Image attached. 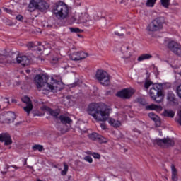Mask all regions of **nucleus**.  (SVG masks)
Segmentation results:
<instances>
[{
  "label": "nucleus",
  "mask_w": 181,
  "mask_h": 181,
  "mask_svg": "<svg viewBox=\"0 0 181 181\" xmlns=\"http://www.w3.org/2000/svg\"><path fill=\"white\" fill-rule=\"evenodd\" d=\"M45 110H46L50 115H52V117H57V115H59V110H53L49 107H45Z\"/></svg>",
  "instance_id": "393cba45"
},
{
  "label": "nucleus",
  "mask_w": 181,
  "mask_h": 181,
  "mask_svg": "<svg viewBox=\"0 0 181 181\" xmlns=\"http://www.w3.org/2000/svg\"><path fill=\"white\" fill-rule=\"evenodd\" d=\"M100 127L102 128V129H107V126L104 122L100 124Z\"/></svg>",
  "instance_id": "58836bf2"
},
{
  "label": "nucleus",
  "mask_w": 181,
  "mask_h": 181,
  "mask_svg": "<svg viewBox=\"0 0 181 181\" xmlns=\"http://www.w3.org/2000/svg\"><path fill=\"white\" fill-rule=\"evenodd\" d=\"M70 57L71 60L74 61L83 60L88 57V54L83 52H74L72 54H71Z\"/></svg>",
  "instance_id": "2eb2a0df"
},
{
  "label": "nucleus",
  "mask_w": 181,
  "mask_h": 181,
  "mask_svg": "<svg viewBox=\"0 0 181 181\" xmlns=\"http://www.w3.org/2000/svg\"><path fill=\"white\" fill-rule=\"evenodd\" d=\"M145 110L146 111H156L157 112H160L163 108L160 105H157L155 104H151L145 106Z\"/></svg>",
  "instance_id": "f3484780"
},
{
  "label": "nucleus",
  "mask_w": 181,
  "mask_h": 181,
  "mask_svg": "<svg viewBox=\"0 0 181 181\" xmlns=\"http://www.w3.org/2000/svg\"><path fill=\"white\" fill-rule=\"evenodd\" d=\"M25 72H26V73H28V74H29V73H30V70L27 69V70H25Z\"/></svg>",
  "instance_id": "09e8293b"
},
{
  "label": "nucleus",
  "mask_w": 181,
  "mask_h": 181,
  "mask_svg": "<svg viewBox=\"0 0 181 181\" xmlns=\"http://www.w3.org/2000/svg\"><path fill=\"white\" fill-rule=\"evenodd\" d=\"M161 5L163 8L168 9L170 5V0H160Z\"/></svg>",
  "instance_id": "bb28decb"
},
{
  "label": "nucleus",
  "mask_w": 181,
  "mask_h": 181,
  "mask_svg": "<svg viewBox=\"0 0 181 181\" xmlns=\"http://www.w3.org/2000/svg\"><path fill=\"white\" fill-rule=\"evenodd\" d=\"M74 20L78 25H83V26L90 28V26H93L97 21H100V16H98V13L90 16L87 12L78 13L75 15Z\"/></svg>",
  "instance_id": "7ed1b4c3"
},
{
  "label": "nucleus",
  "mask_w": 181,
  "mask_h": 181,
  "mask_svg": "<svg viewBox=\"0 0 181 181\" xmlns=\"http://www.w3.org/2000/svg\"><path fill=\"white\" fill-rule=\"evenodd\" d=\"M160 135H162V132H160Z\"/></svg>",
  "instance_id": "052dcab7"
},
{
  "label": "nucleus",
  "mask_w": 181,
  "mask_h": 181,
  "mask_svg": "<svg viewBox=\"0 0 181 181\" xmlns=\"http://www.w3.org/2000/svg\"><path fill=\"white\" fill-rule=\"evenodd\" d=\"M33 149L34 151H39V152H42L43 151V146L36 144V145L33 146Z\"/></svg>",
  "instance_id": "c85d7f7f"
},
{
  "label": "nucleus",
  "mask_w": 181,
  "mask_h": 181,
  "mask_svg": "<svg viewBox=\"0 0 181 181\" xmlns=\"http://www.w3.org/2000/svg\"><path fill=\"white\" fill-rule=\"evenodd\" d=\"M27 168H29L30 169H32L31 166L28 165Z\"/></svg>",
  "instance_id": "6e6d98bb"
},
{
  "label": "nucleus",
  "mask_w": 181,
  "mask_h": 181,
  "mask_svg": "<svg viewBox=\"0 0 181 181\" xmlns=\"http://www.w3.org/2000/svg\"><path fill=\"white\" fill-rule=\"evenodd\" d=\"M7 25H12L11 23H7Z\"/></svg>",
  "instance_id": "bf43d9fd"
},
{
  "label": "nucleus",
  "mask_w": 181,
  "mask_h": 181,
  "mask_svg": "<svg viewBox=\"0 0 181 181\" xmlns=\"http://www.w3.org/2000/svg\"><path fill=\"white\" fill-rule=\"evenodd\" d=\"M21 124H22V122H20L16 123V126L21 125Z\"/></svg>",
  "instance_id": "8fccbe9b"
},
{
  "label": "nucleus",
  "mask_w": 181,
  "mask_h": 181,
  "mask_svg": "<svg viewBox=\"0 0 181 181\" xmlns=\"http://www.w3.org/2000/svg\"><path fill=\"white\" fill-rule=\"evenodd\" d=\"M114 33L116 35V36H124V33H119L118 31H115Z\"/></svg>",
  "instance_id": "79ce46f5"
},
{
  "label": "nucleus",
  "mask_w": 181,
  "mask_h": 181,
  "mask_svg": "<svg viewBox=\"0 0 181 181\" xmlns=\"http://www.w3.org/2000/svg\"><path fill=\"white\" fill-rule=\"evenodd\" d=\"M49 77L45 74L37 75L34 78V83L37 86L39 91H42L43 94H47L49 91L56 93L62 90V82L51 78V82L48 83Z\"/></svg>",
  "instance_id": "f257e3e1"
},
{
  "label": "nucleus",
  "mask_w": 181,
  "mask_h": 181,
  "mask_svg": "<svg viewBox=\"0 0 181 181\" xmlns=\"http://www.w3.org/2000/svg\"><path fill=\"white\" fill-rule=\"evenodd\" d=\"M17 21H23V16L18 15L16 16Z\"/></svg>",
  "instance_id": "ea45409f"
},
{
  "label": "nucleus",
  "mask_w": 181,
  "mask_h": 181,
  "mask_svg": "<svg viewBox=\"0 0 181 181\" xmlns=\"http://www.w3.org/2000/svg\"><path fill=\"white\" fill-rule=\"evenodd\" d=\"M95 78L99 81L102 86H109L110 75L104 70H98L95 74Z\"/></svg>",
  "instance_id": "1a4fd4ad"
},
{
  "label": "nucleus",
  "mask_w": 181,
  "mask_h": 181,
  "mask_svg": "<svg viewBox=\"0 0 181 181\" xmlns=\"http://www.w3.org/2000/svg\"><path fill=\"white\" fill-rule=\"evenodd\" d=\"M5 169H9V165H6Z\"/></svg>",
  "instance_id": "864d4df0"
},
{
  "label": "nucleus",
  "mask_w": 181,
  "mask_h": 181,
  "mask_svg": "<svg viewBox=\"0 0 181 181\" xmlns=\"http://www.w3.org/2000/svg\"><path fill=\"white\" fill-rule=\"evenodd\" d=\"M148 117L152 119V121H154L156 127H160V117L159 116L156 115V114L153 112L148 113Z\"/></svg>",
  "instance_id": "a211bd4d"
},
{
  "label": "nucleus",
  "mask_w": 181,
  "mask_h": 181,
  "mask_svg": "<svg viewBox=\"0 0 181 181\" xmlns=\"http://www.w3.org/2000/svg\"><path fill=\"white\" fill-rule=\"evenodd\" d=\"M8 105H9V99L6 98H2L1 100L0 109L5 110Z\"/></svg>",
  "instance_id": "412c9836"
},
{
  "label": "nucleus",
  "mask_w": 181,
  "mask_h": 181,
  "mask_svg": "<svg viewBox=\"0 0 181 181\" xmlns=\"http://www.w3.org/2000/svg\"><path fill=\"white\" fill-rule=\"evenodd\" d=\"M92 156L95 158V159H100L101 158V156L98 153H92Z\"/></svg>",
  "instance_id": "e433bc0d"
},
{
  "label": "nucleus",
  "mask_w": 181,
  "mask_h": 181,
  "mask_svg": "<svg viewBox=\"0 0 181 181\" xmlns=\"http://www.w3.org/2000/svg\"><path fill=\"white\" fill-rule=\"evenodd\" d=\"M87 154H88V155H92L93 153H90V151H88V152H87Z\"/></svg>",
  "instance_id": "3c124183"
},
{
  "label": "nucleus",
  "mask_w": 181,
  "mask_h": 181,
  "mask_svg": "<svg viewBox=\"0 0 181 181\" xmlns=\"http://www.w3.org/2000/svg\"><path fill=\"white\" fill-rule=\"evenodd\" d=\"M0 63L5 65L18 63L21 66H28L30 59L25 55H18L15 59H12L11 57H6V51L4 50L3 52L0 51Z\"/></svg>",
  "instance_id": "20e7f679"
},
{
  "label": "nucleus",
  "mask_w": 181,
  "mask_h": 181,
  "mask_svg": "<svg viewBox=\"0 0 181 181\" xmlns=\"http://www.w3.org/2000/svg\"><path fill=\"white\" fill-rule=\"evenodd\" d=\"M162 115H163L164 117L173 118L175 117V112H173V110H165Z\"/></svg>",
  "instance_id": "b1692460"
},
{
  "label": "nucleus",
  "mask_w": 181,
  "mask_h": 181,
  "mask_svg": "<svg viewBox=\"0 0 181 181\" xmlns=\"http://www.w3.org/2000/svg\"><path fill=\"white\" fill-rule=\"evenodd\" d=\"M16 116L13 112H4L0 114V122L3 124H11L15 121Z\"/></svg>",
  "instance_id": "9d476101"
},
{
  "label": "nucleus",
  "mask_w": 181,
  "mask_h": 181,
  "mask_svg": "<svg viewBox=\"0 0 181 181\" xmlns=\"http://www.w3.org/2000/svg\"><path fill=\"white\" fill-rule=\"evenodd\" d=\"M171 179L173 181L179 180V177L177 175V170L173 165H171Z\"/></svg>",
  "instance_id": "6ab92c4d"
},
{
  "label": "nucleus",
  "mask_w": 181,
  "mask_h": 181,
  "mask_svg": "<svg viewBox=\"0 0 181 181\" xmlns=\"http://www.w3.org/2000/svg\"><path fill=\"white\" fill-rule=\"evenodd\" d=\"M167 99L168 101H174L175 100V94L173 93L170 92L168 93Z\"/></svg>",
  "instance_id": "7c9ffc66"
},
{
  "label": "nucleus",
  "mask_w": 181,
  "mask_h": 181,
  "mask_svg": "<svg viewBox=\"0 0 181 181\" xmlns=\"http://www.w3.org/2000/svg\"><path fill=\"white\" fill-rule=\"evenodd\" d=\"M12 102H13V103H16V100H13Z\"/></svg>",
  "instance_id": "13d9d810"
},
{
  "label": "nucleus",
  "mask_w": 181,
  "mask_h": 181,
  "mask_svg": "<svg viewBox=\"0 0 181 181\" xmlns=\"http://www.w3.org/2000/svg\"><path fill=\"white\" fill-rule=\"evenodd\" d=\"M58 118L62 124H71V122H73V121L71 120V119H70V117H66L64 115H62Z\"/></svg>",
  "instance_id": "4be33fe9"
},
{
  "label": "nucleus",
  "mask_w": 181,
  "mask_h": 181,
  "mask_svg": "<svg viewBox=\"0 0 181 181\" xmlns=\"http://www.w3.org/2000/svg\"><path fill=\"white\" fill-rule=\"evenodd\" d=\"M42 45V42H38L37 44H35V46H40Z\"/></svg>",
  "instance_id": "a18cd8bd"
},
{
  "label": "nucleus",
  "mask_w": 181,
  "mask_h": 181,
  "mask_svg": "<svg viewBox=\"0 0 181 181\" xmlns=\"http://www.w3.org/2000/svg\"><path fill=\"white\" fill-rule=\"evenodd\" d=\"M70 31L72 33H80V32H81V30H80L79 28H70Z\"/></svg>",
  "instance_id": "473e14b6"
},
{
  "label": "nucleus",
  "mask_w": 181,
  "mask_h": 181,
  "mask_svg": "<svg viewBox=\"0 0 181 181\" xmlns=\"http://www.w3.org/2000/svg\"><path fill=\"white\" fill-rule=\"evenodd\" d=\"M135 93V90L132 88H125L123 89L116 94L117 97L120 98H124V100H128L132 97V95Z\"/></svg>",
  "instance_id": "ddd939ff"
},
{
  "label": "nucleus",
  "mask_w": 181,
  "mask_h": 181,
  "mask_svg": "<svg viewBox=\"0 0 181 181\" xmlns=\"http://www.w3.org/2000/svg\"><path fill=\"white\" fill-rule=\"evenodd\" d=\"M64 170L61 172V175H62V176H66V175H67V171L69 170V166L67 164L64 163Z\"/></svg>",
  "instance_id": "c756f323"
},
{
  "label": "nucleus",
  "mask_w": 181,
  "mask_h": 181,
  "mask_svg": "<svg viewBox=\"0 0 181 181\" xmlns=\"http://www.w3.org/2000/svg\"><path fill=\"white\" fill-rule=\"evenodd\" d=\"M163 23H165V18H156L147 26V30L148 32H158L162 30V29H163Z\"/></svg>",
  "instance_id": "0eeeda50"
},
{
  "label": "nucleus",
  "mask_w": 181,
  "mask_h": 181,
  "mask_svg": "<svg viewBox=\"0 0 181 181\" xmlns=\"http://www.w3.org/2000/svg\"><path fill=\"white\" fill-rule=\"evenodd\" d=\"M21 101L25 103V104H27L26 107H23V110L25 112H27V115H29L30 114V111L33 110V105H32L30 98H29L28 96H24L21 98Z\"/></svg>",
  "instance_id": "4468645a"
},
{
  "label": "nucleus",
  "mask_w": 181,
  "mask_h": 181,
  "mask_svg": "<svg viewBox=\"0 0 181 181\" xmlns=\"http://www.w3.org/2000/svg\"><path fill=\"white\" fill-rule=\"evenodd\" d=\"M149 59H152V55L149 54H143L138 57L137 60L138 62H144V60H149Z\"/></svg>",
  "instance_id": "5701e85b"
},
{
  "label": "nucleus",
  "mask_w": 181,
  "mask_h": 181,
  "mask_svg": "<svg viewBox=\"0 0 181 181\" xmlns=\"http://www.w3.org/2000/svg\"><path fill=\"white\" fill-rule=\"evenodd\" d=\"M11 168H13L14 169H19V167H17L15 165H11Z\"/></svg>",
  "instance_id": "c03bdc74"
},
{
  "label": "nucleus",
  "mask_w": 181,
  "mask_h": 181,
  "mask_svg": "<svg viewBox=\"0 0 181 181\" xmlns=\"http://www.w3.org/2000/svg\"><path fill=\"white\" fill-rule=\"evenodd\" d=\"M2 13V10L0 9V15Z\"/></svg>",
  "instance_id": "4d7b16f0"
},
{
  "label": "nucleus",
  "mask_w": 181,
  "mask_h": 181,
  "mask_svg": "<svg viewBox=\"0 0 181 181\" xmlns=\"http://www.w3.org/2000/svg\"><path fill=\"white\" fill-rule=\"evenodd\" d=\"M57 62H59V58L54 57L52 59V63H54V64L57 63Z\"/></svg>",
  "instance_id": "a19ab883"
},
{
  "label": "nucleus",
  "mask_w": 181,
  "mask_h": 181,
  "mask_svg": "<svg viewBox=\"0 0 181 181\" xmlns=\"http://www.w3.org/2000/svg\"><path fill=\"white\" fill-rule=\"evenodd\" d=\"M153 144H154V145H158V146H163V148H169V146H173V145H175V141L169 138H166L153 140Z\"/></svg>",
  "instance_id": "9b49d317"
},
{
  "label": "nucleus",
  "mask_w": 181,
  "mask_h": 181,
  "mask_svg": "<svg viewBox=\"0 0 181 181\" xmlns=\"http://www.w3.org/2000/svg\"><path fill=\"white\" fill-rule=\"evenodd\" d=\"M151 86H152V81H146L144 83V87L145 88H146V90H148V88H149V87Z\"/></svg>",
  "instance_id": "2f4dec72"
},
{
  "label": "nucleus",
  "mask_w": 181,
  "mask_h": 181,
  "mask_svg": "<svg viewBox=\"0 0 181 181\" xmlns=\"http://www.w3.org/2000/svg\"><path fill=\"white\" fill-rule=\"evenodd\" d=\"M108 122L111 127H113L114 128H119V127L121 125V122L119 120H115L112 118L108 119Z\"/></svg>",
  "instance_id": "aec40b11"
},
{
  "label": "nucleus",
  "mask_w": 181,
  "mask_h": 181,
  "mask_svg": "<svg viewBox=\"0 0 181 181\" xmlns=\"http://www.w3.org/2000/svg\"><path fill=\"white\" fill-rule=\"evenodd\" d=\"M99 141H100L101 142H103V144H105L107 142H108V140L107 139H105L104 136H100L99 138Z\"/></svg>",
  "instance_id": "c9c22d12"
},
{
  "label": "nucleus",
  "mask_w": 181,
  "mask_h": 181,
  "mask_svg": "<svg viewBox=\"0 0 181 181\" xmlns=\"http://www.w3.org/2000/svg\"><path fill=\"white\" fill-rule=\"evenodd\" d=\"M167 47L174 53V54H177V56H181V45L175 42L170 41L168 43Z\"/></svg>",
  "instance_id": "f8f14e48"
},
{
  "label": "nucleus",
  "mask_w": 181,
  "mask_h": 181,
  "mask_svg": "<svg viewBox=\"0 0 181 181\" xmlns=\"http://www.w3.org/2000/svg\"><path fill=\"white\" fill-rule=\"evenodd\" d=\"M148 94L156 103H162L163 100V93L162 90L159 88L158 85H153L152 87L150 88Z\"/></svg>",
  "instance_id": "6e6552de"
},
{
  "label": "nucleus",
  "mask_w": 181,
  "mask_h": 181,
  "mask_svg": "<svg viewBox=\"0 0 181 181\" xmlns=\"http://www.w3.org/2000/svg\"><path fill=\"white\" fill-rule=\"evenodd\" d=\"M0 142H4V145H11L12 144V139L9 133L0 134Z\"/></svg>",
  "instance_id": "dca6fc26"
},
{
  "label": "nucleus",
  "mask_w": 181,
  "mask_h": 181,
  "mask_svg": "<svg viewBox=\"0 0 181 181\" xmlns=\"http://www.w3.org/2000/svg\"><path fill=\"white\" fill-rule=\"evenodd\" d=\"M178 122L181 125V119H178Z\"/></svg>",
  "instance_id": "5fc2aeb1"
},
{
  "label": "nucleus",
  "mask_w": 181,
  "mask_h": 181,
  "mask_svg": "<svg viewBox=\"0 0 181 181\" xmlns=\"http://www.w3.org/2000/svg\"><path fill=\"white\" fill-rule=\"evenodd\" d=\"M76 86H77V83H75L74 84L71 85V87H76Z\"/></svg>",
  "instance_id": "de8ad7c7"
},
{
  "label": "nucleus",
  "mask_w": 181,
  "mask_h": 181,
  "mask_svg": "<svg viewBox=\"0 0 181 181\" xmlns=\"http://www.w3.org/2000/svg\"><path fill=\"white\" fill-rule=\"evenodd\" d=\"M100 136H101V135L98 134V133H92L88 134V138L92 139V141H98L100 139Z\"/></svg>",
  "instance_id": "a878e982"
},
{
  "label": "nucleus",
  "mask_w": 181,
  "mask_h": 181,
  "mask_svg": "<svg viewBox=\"0 0 181 181\" xmlns=\"http://www.w3.org/2000/svg\"><path fill=\"white\" fill-rule=\"evenodd\" d=\"M156 3V0H147L146 5L148 8H153V6H155Z\"/></svg>",
  "instance_id": "cd10ccee"
},
{
  "label": "nucleus",
  "mask_w": 181,
  "mask_h": 181,
  "mask_svg": "<svg viewBox=\"0 0 181 181\" xmlns=\"http://www.w3.org/2000/svg\"><path fill=\"white\" fill-rule=\"evenodd\" d=\"M70 12H71V8L69 7L66 3L63 1H59L54 4L53 13H54L55 16H57V18L66 19V18H69Z\"/></svg>",
  "instance_id": "39448f33"
},
{
  "label": "nucleus",
  "mask_w": 181,
  "mask_h": 181,
  "mask_svg": "<svg viewBox=\"0 0 181 181\" xmlns=\"http://www.w3.org/2000/svg\"><path fill=\"white\" fill-rule=\"evenodd\" d=\"M3 10L4 12H6V13H9L10 15H13V11L12 10L7 8H4Z\"/></svg>",
  "instance_id": "f704fd0d"
},
{
  "label": "nucleus",
  "mask_w": 181,
  "mask_h": 181,
  "mask_svg": "<svg viewBox=\"0 0 181 181\" xmlns=\"http://www.w3.org/2000/svg\"><path fill=\"white\" fill-rule=\"evenodd\" d=\"M49 8H50V5L45 0H31L28 5L29 12H33L35 9H38L40 12H45Z\"/></svg>",
  "instance_id": "423d86ee"
},
{
  "label": "nucleus",
  "mask_w": 181,
  "mask_h": 181,
  "mask_svg": "<svg viewBox=\"0 0 181 181\" xmlns=\"http://www.w3.org/2000/svg\"><path fill=\"white\" fill-rule=\"evenodd\" d=\"M127 49H129V47H127Z\"/></svg>",
  "instance_id": "680f3d73"
},
{
  "label": "nucleus",
  "mask_w": 181,
  "mask_h": 181,
  "mask_svg": "<svg viewBox=\"0 0 181 181\" xmlns=\"http://www.w3.org/2000/svg\"><path fill=\"white\" fill-rule=\"evenodd\" d=\"M87 112L98 122H104L110 116V108L105 105L93 103L88 105Z\"/></svg>",
  "instance_id": "f03ea898"
},
{
  "label": "nucleus",
  "mask_w": 181,
  "mask_h": 181,
  "mask_svg": "<svg viewBox=\"0 0 181 181\" xmlns=\"http://www.w3.org/2000/svg\"><path fill=\"white\" fill-rule=\"evenodd\" d=\"M84 160L86 162H88L89 163H93V158L91 157H90L89 156H87L84 158Z\"/></svg>",
  "instance_id": "72a5a7b5"
},
{
  "label": "nucleus",
  "mask_w": 181,
  "mask_h": 181,
  "mask_svg": "<svg viewBox=\"0 0 181 181\" xmlns=\"http://www.w3.org/2000/svg\"><path fill=\"white\" fill-rule=\"evenodd\" d=\"M35 46H36V44H34L33 42H29L28 45H27V47L28 49H33V47H35Z\"/></svg>",
  "instance_id": "4c0bfd02"
},
{
  "label": "nucleus",
  "mask_w": 181,
  "mask_h": 181,
  "mask_svg": "<svg viewBox=\"0 0 181 181\" xmlns=\"http://www.w3.org/2000/svg\"><path fill=\"white\" fill-rule=\"evenodd\" d=\"M23 162H24V165H27V163H28V158H25Z\"/></svg>",
  "instance_id": "37998d69"
},
{
  "label": "nucleus",
  "mask_w": 181,
  "mask_h": 181,
  "mask_svg": "<svg viewBox=\"0 0 181 181\" xmlns=\"http://www.w3.org/2000/svg\"><path fill=\"white\" fill-rule=\"evenodd\" d=\"M178 115H179V117H180V119H181V110L179 111Z\"/></svg>",
  "instance_id": "49530a36"
},
{
  "label": "nucleus",
  "mask_w": 181,
  "mask_h": 181,
  "mask_svg": "<svg viewBox=\"0 0 181 181\" xmlns=\"http://www.w3.org/2000/svg\"><path fill=\"white\" fill-rule=\"evenodd\" d=\"M1 173H2L3 175H6V171H5V172L1 171Z\"/></svg>",
  "instance_id": "603ef678"
}]
</instances>
